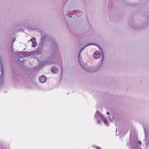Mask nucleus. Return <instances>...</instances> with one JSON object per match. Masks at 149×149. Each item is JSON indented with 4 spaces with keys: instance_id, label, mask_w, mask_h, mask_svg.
<instances>
[{
    "instance_id": "9",
    "label": "nucleus",
    "mask_w": 149,
    "mask_h": 149,
    "mask_svg": "<svg viewBox=\"0 0 149 149\" xmlns=\"http://www.w3.org/2000/svg\"><path fill=\"white\" fill-rule=\"evenodd\" d=\"M107 113L108 115L109 114V113L108 112H107Z\"/></svg>"
},
{
    "instance_id": "11",
    "label": "nucleus",
    "mask_w": 149,
    "mask_h": 149,
    "mask_svg": "<svg viewBox=\"0 0 149 149\" xmlns=\"http://www.w3.org/2000/svg\"><path fill=\"white\" fill-rule=\"evenodd\" d=\"M1 70H2V72L3 71V68H2L1 69Z\"/></svg>"
},
{
    "instance_id": "2",
    "label": "nucleus",
    "mask_w": 149,
    "mask_h": 149,
    "mask_svg": "<svg viewBox=\"0 0 149 149\" xmlns=\"http://www.w3.org/2000/svg\"><path fill=\"white\" fill-rule=\"evenodd\" d=\"M39 79L40 82L44 83L46 81L47 78L45 76H42L39 77Z\"/></svg>"
},
{
    "instance_id": "6",
    "label": "nucleus",
    "mask_w": 149,
    "mask_h": 149,
    "mask_svg": "<svg viewBox=\"0 0 149 149\" xmlns=\"http://www.w3.org/2000/svg\"><path fill=\"white\" fill-rule=\"evenodd\" d=\"M103 121L105 124H107L108 123V120L107 119H104Z\"/></svg>"
},
{
    "instance_id": "12",
    "label": "nucleus",
    "mask_w": 149,
    "mask_h": 149,
    "mask_svg": "<svg viewBox=\"0 0 149 149\" xmlns=\"http://www.w3.org/2000/svg\"><path fill=\"white\" fill-rule=\"evenodd\" d=\"M84 48V47L83 48L81 49V50H83V49Z\"/></svg>"
},
{
    "instance_id": "7",
    "label": "nucleus",
    "mask_w": 149,
    "mask_h": 149,
    "mask_svg": "<svg viewBox=\"0 0 149 149\" xmlns=\"http://www.w3.org/2000/svg\"><path fill=\"white\" fill-rule=\"evenodd\" d=\"M138 143L140 144H142L141 142V141H139Z\"/></svg>"
},
{
    "instance_id": "5",
    "label": "nucleus",
    "mask_w": 149,
    "mask_h": 149,
    "mask_svg": "<svg viewBox=\"0 0 149 149\" xmlns=\"http://www.w3.org/2000/svg\"><path fill=\"white\" fill-rule=\"evenodd\" d=\"M30 41H32V42H35L36 41V39L34 38H33L31 39Z\"/></svg>"
},
{
    "instance_id": "10",
    "label": "nucleus",
    "mask_w": 149,
    "mask_h": 149,
    "mask_svg": "<svg viewBox=\"0 0 149 149\" xmlns=\"http://www.w3.org/2000/svg\"><path fill=\"white\" fill-rule=\"evenodd\" d=\"M97 149H100V147H98Z\"/></svg>"
},
{
    "instance_id": "8",
    "label": "nucleus",
    "mask_w": 149,
    "mask_h": 149,
    "mask_svg": "<svg viewBox=\"0 0 149 149\" xmlns=\"http://www.w3.org/2000/svg\"><path fill=\"white\" fill-rule=\"evenodd\" d=\"M1 75V76H3V72H2Z\"/></svg>"
},
{
    "instance_id": "4",
    "label": "nucleus",
    "mask_w": 149,
    "mask_h": 149,
    "mask_svg": "<svg viewBox=\"0 0 149 149\" xmlns=\"http://www.w3.org/2000/svg\"><path fill=\"white\" fill-rule=\"evenodd\" d=\"M32 46L33 47H35L36 45H37V43L36 42V41H35V42H32Z\"/></svg>"
},
{
    "instance_id": "3",
    "label": "nucleus",
    "mask_w": 149,
    "mask_h": 149,
    "mask_svg": "<svg viewBox=\"0 0 149 149\" xmlns=\"http://www.w3.org/2000/svg\"><path fill=\"white\" fill-rule=\"evenodd\" d=\"M51 70L52 72L54 74L57 73L58 71V68L55 67H52Z\"/></svg>"
},
{
    "instance_id": "1",
    "label": "nucleus",
    "mask_w": 149,
    "mask_h": 149,
    "mask_svg": "<svg viewBox=\"0 0 149 149\" xmlns=\"http://www.w3.org/2000/svg\"><path fill=\"white\" fill-rule=\"evenodd\" d=\"M101 56V53L99 51H96L93 54V57L95 59L99 58Z\"/></svg>"
}]
</instances>
